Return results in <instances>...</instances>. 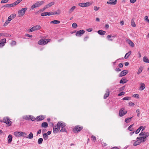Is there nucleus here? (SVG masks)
<instances>
[{"instance_id":"1","label":"nucleus","mask_w":149,"mask_h":149,"mask_svg":"<svg viewBox=\"0 0 149 149\" xmlns=\"http://www.w3.org/2000/svg\"><path fill=\"white\" fill-rule=\"evenodd\" d=\"M44 3V1H37L31 6V10H32L36 8L39 7L43 4Z\"/></svg>"},{"instance_id":"2","label":"nucleus","mask_w":149,"mask_h":149,"mask_svg":"<svg viewBox=\"0 0 149 149\" xmlns=\"http://www.w3.org/2000/svg\"><path fill=\"white\" fill-rule=\"evenodd\" d=\"M27 10V8L25 7L22 8L21 10L18 11L19 14L18 17H21L23 16L25 14L26 11Z\"/></svg>"},{"instance_id":"3","label":"nucleus","mask_w":149,"mask_h":149,"mask_svg":"<svg viewBox=\"0 0 149 149\" xmlns=\"http://www.w3.org/2000/svg\"><path fill=\"white\" fill-rule=\"evenodd\" d=\"M93 3L92 2H88L86 3H81L78 4V5L81 7H88L90 6Z\"/></svg>"},{"instance_id":"4","label":"nucleus","mask_w":149,"mask_h":149,"mask_svg":"<svg viewBox=\"0 0 149 149\" xmlns=\"http://www.w3.org/2000/svg\"><path fill=\"white\" fill-rule=\"evenodd\" d=\"M127 111L125 110L124 108L121 109L119 111V116L120 117H122L127 113Z\"/></svg>"},{"instance_id":"5","label":"nucleus","mask_w":149,"mask_h":149,"mask_svg":"<svg viewBox=\"0 0 149 149\" xmlns=\"http://www.w3.org/2000/svg\"><path fill=\"white\" fill-rule=\"evenodd\" d=\"M3 122L6 123L7 125H8L9 126L11 125V121H10L8 117H6L4 118Z\"/></svg>"},{"instance_id":"6","label":"nucleus","mask_w":149,"mask_h":149,"mask_svg":"<svg viewBox=\"0 0 149 149\" xmlns=\"http://www.w3.org/2000/svg\"><path fill=\"white\" fill-rule=\"evenodd\" d=\"M41 28V27L40 25H36L32 27L31 29H29V31L30 32H32L34 31L39 30Z\"/></svg>"},{"instance_id":"7","label":"nucleus","mask_w":149,"mask_h":149,"mask_svg":"<svg viewBox=\"0 0 149 149\" xmlns=\"http://www.w3.org/2000/svg\"><path fill=\"white\" fill-rule=\"evenodd\" d=\"M83 129L82 126L77 125L73 129V131L75 133L78 132H80Z\"/></svg>"},{"instance_id":"8","label":"nucleus","mask_w":149,"mask_h":149,"mask_svg":"<svg viewBox=\"0 0 149 149\" xmlns=\"http://www.w3.org/2000/svg\"><path fill=\"white\" fill-rule=\"evenodd\" d=\"M137 139H138L139 141L141 143V142H144L146 140V137H138L136 138Z\"/></svg>"},{"instance_id":"9","label":"nucleus","mask_w":149,"mask_h":149,"mask_svg":"<svg viewBox=\"0 0 149 149\" xmlns=\"http://www.w3.org/2000/svg\"><path fill=\"white\" fill-rule=\"evenodd\" d=\"M6 42V38L0 40V48H1L4 46Z\"/></svg>"},{"instance_id":"10","label":"nucleus","mask_w":149,"mask_h":149,"mask_svg":"<svg viewBox=\"0 0 149 149\" xmlns=\"http://www.w3.org/2000/svg\"><path fill=\"white\" fill-rule=\"evenodd\" d=\"M85 32V31H84L81 30L77 31L76 33V35L77 36H81V35L84 33Z\"/></svg>"},{"instance_id":"11","label":"nucleus","mask_w":149,"mask_h":149,"mask_svg":"<svg viewBox=\"0 0 149 149\" xmlns=\"http://www.w3.org/2000/svg\"><path fill=\"white\" fill-rule=\"evenodd\" d=\"M116 0H109L107 2V3L111 5H115L116 3Z\"/></svg>"},{"instance_id":"12","label":"nucleus","mask_w":149,"mask_h":149,"mask_svg":"<svg viewBox=\"0 0 149 149\" xmlns=\"http://www.w3.org/2000/svg\"><path fill=\"white\" fill-rule=\"evenodd\" d=\"M51 133L50 131H48L47 133H45L43 134V138L45 140H47L48 138V135H50Z\"/></svg>"},{"instance_id":"13","label":"nucleus","mask_w":149,"mask_h":149,"mask_svg":"<svg viewBox=\"0 0 149 149\" xmlns=\"http://www.w3.org/2000/svg\"><path fill=\"white\" fill-rule=\"evenodd\" d=\"M128 72V71L127 70L122 71L119 74L120 77H122L126 75Z\"/></svg>"},{"instance_id":"14","label":"nucleus","mask_w":149,"mask_h":149,"mask_svg":"<svg viewBox=\"0 0 149 149\" xmlns=\"http://www.w3.org/2000/svg\"><path fill=\"white\" fill-rule=\"evenodd\" d=\"M139 135L144 136L143 137H146H146L149 136V133L148 132H141L139 134Z\"/></svg>"},{"instance_id":"15","label":"nucleus","mask_w":149,"mask_h":149,"mask_svg":"<svg viewBox=\"0 0 149 149\" xmlns=\"http://www.w3.org/2000/svg\"><path fill=\"white\" fill-rule=\"evenodd\" d=\"M57 11H58V13L56 11L50 12H49V16L56 14H59L60 13V11L59 10H57Z\"/></svg>"},{"instance_id":"16","label":"nucleus","mask_w":149,"mask_h":149,"mask_svg":"<svg viewBox=\"0 0 149 149\" xmlns=\"http://www.w3.org/2000/svg\"><path fill=\"white\" fill-rule=\"evenodd\" d=\"M109 95V89H107L106 91V93L105 94L104 98V99H106Z\"/></svg>"},{"instance_id":"17","label":"nucleus","mask_w":149,"mask_h":149,"mask_svg":"<svg viewBox=\"0 0 149 149\" xmlns=\"http://www.w3.org/2000/svg\"><path fill=\"white\" fill-rule=\"evenodd\" d=\"M126 41L132 47H134V44L130 39H127Z\"/></svg>"},{"instance_id":"18","label":"nucleus","mask_w":149,"mask_h":149,"mask_svg":"<svg viewBox=\"0 0 149 149\" xmlns=\"http://www.w3.org/2000/svg\"><path fill=\"white\" fill-rule=\"evenodd\" d=\"M16 16L15 14H13L11 15L10 16L8 17V19L9 21H11L13 18H14Z\"/></svg>"},{"instance_id":"19","label":"nucleus","mask_w":149,"mask_h":149,"mask_svg":"<svg viewBox=\"0 0 149 149\" xmlns=\"http://www.w3.org/2000/svg\"><path fill=\"white\" fill-rule=\"evenodd\" d=\"M76 8V7L74 6H73L68 10V12L69 14L73 12L74 9Z\"/></svg>"},{"instance_id":"20","label":"nucleus","mask_w":149,"mask_h":149,"mask_svg":"<svg viewBox=\"0 0 149 149\" xmlns=\"http://www.w3.org/2000/svg\"><path fill=\"white\" fill-rule=\"evenodd\" d=\"M97 33L100 35H103L105 34L106 31L101 30H99L98 31Z\"/></svg>"},{"instance_id":"21","label":"nucleus","mask_w":149,"mask_h":149,"mask_svg":"<svg viewBox=\"0 0 149 149\" xmlns=\"http://www.w3.org/2000/svg\"><path fill=\"white\" fill-rule=\"evenodd\" d=\"M140 85L139 89L141 91L144 89L145 88V84L143 83H141L140 84Z\"/></svg>"},{"instance_id":"22","label":"nucleus","mask_w":149,"mask_h":149,"mask_svg":"<svg viewBox=\"0 0 149 149\" xmlns=\"http://www.w3.org/2000/svg\"><path fill=\"white\" fill-rule=\"evenodd\" d=\"M45 117L43 116H38L36 118V119H38V121H40L44 119Z\"/></svg>"},{"instance_id":"23","label":"nucleus","mask_w":149,"mask_h":149,"mask_svg":"<svg viewBox=\"0 0 149 149\" xmlns=\"http://www.w3.org/2000/svg\"><path fill=\"white\" fill-rule=\"evenodd\" d=\"M48 124L46 122H43L41 124V127H42L46 128L48 127Z\"/></svg>"},{"instance_id":"24","label":"nucleus","mask_w":149,"mask_h":149,"mask_svg":"<svg viewBox=\"0 0 149 149\" xmlns=\"http://www.w3.org/2000/svg\"><path fill=\"white\" fill-rule=\"evenodd\" d=\"M15 6L14 3L10 4H6L5 6V7H12Z\"/></svg>"},{"instance_id":"25","label":"nucleus","mask_w":149,"mask_h":149,"mask_svg":"<svg viewBox=\"0 0 149 149\" xmlns=\"http://www.w3.org/2000/svg\"><path fill=\"white\" fill-rule=\"evenodd\" d=\"M54 3H55L53 1V2H51L50 3H49L47 4L46 5V6H47V8H49L51 6H52L53 5H54Z\"/></svg>"},{"instance_id":"26","label":"nucleus","mask_w":149,"mask_h":149,"mask_svg":"<svg viewBox=\"0 0 149 149\" xmlns=\"http://www.w3.org/2000/svg\"><path fill=\"white\" fill-rule=\"evenodd\" d=\"M33 134L32 132H30L29 134L26 137L27 138L29 139H32L33 138Z\"/></svg>"},{"instance_id":"27","label":"nucleus","mask_w":149,"mask_h":149,"mask_svg":"<svg viewBox=\"0 0 149 149\" xmlns=\"http://www.w3.org/2000/svg\"><path fill=\"white\" fill-rule=\"evenodd\" d=\"M127 81L126 80L125 78H123L120 80V84H124L126 83Z\"/></svg>"},{"instance_id":"28","label":"nucleus","mask_w":149,"mask_h":149,"mask_svg":"<svg viewBox=\"0 0 149 149\" xmlns=\"http://www.w3.org/2000/svg\"><path fill=\"white\" fill-rule=\"evenodd\" d=\"M59 122V125L61 127V128L64 127L66 125L65 123L62 122Z\"/></svg>"},{"instance_id":"29","label":"nucleus","mask_w":149,"mask_h":149,"mask_svg":"<svg viewBox=\"0 0 149 149\" xmlns=\"http://www.w3.org/2000/svg\"><path fill=\"white\" fill-rule=\"evenodd\" d=\"M56 127L57 126H55L53 127V132L54 133H57L59 130Z\"/></svg>"},{"instance_id":"30","label":"nucleus","mask_w":149,"mask_h":149,"mask_svg":"<svg viewBox=\"0 0 149 149\" xmlns=\"http://www.w3.org/2000/svg\"><path fill=\"white\" fill-rule=\"evenodd\" d=\"M38 43L39 45H45V43L44 42V40L42 39L40 40L39 41H38Z\"/></svg>"},{"instance_id":"31","label":"nucleus","mask_w":149,"mask_h":149,"mask_svg":"<svg viewBox=\"0 0 149 149\" xmlns=\"http://www.w3.org/2000/svg\"><path fill=\"white\" fill-rule=\"evenodd\" d=\"M8 143H11L12 140V136L10 134H9L8 136Z\"/></svg>"},{"instance_id":"32","label":"nucleus","mask_w":149,"mask_h":149,"mask_svg":"<svg viewBox=\"0 0 149 149\" xmlns=\"http://www.w3.org/2000/svg\"><path fill=\"white\" fill-rule=\"evenodd\" d=\"M131 51L129 52L128 53H127L125 55V58L127 59L128 58L129 56L131 54Z\"/></svg>"},{"instance_id":"33","label":"nucleus","mask_w":149,"mask_h":149,"mask_svg":"<svg viewBox=\"0 0 149 149\" xmlns=\"http://www.w3.org/2000/svg\"><path fill=\"white\" fill-rule=\"evenodd\" d=\"M60 22L59 21L57 20H54L51 21L50 22L51 23H52L53 24H59Z\"/></svg>"},{"instance_id":"34","label":"nucleus","mask_w":149,"mask_h":149,"mask_svg":"<svg viewBox=\"0 0 149 149\" xmlns=\"http://www.w3.org/2000/svg\"><path fill=\"white\" fill-rule=\"evenodd\" d=\"M143 61L145 62L149 63V60L146 56L143 57Z\"/></svg>"},{"instance_id":"35","label":"nucleus","mask_w":149,"mask_h":149,"mask_svg":"<svg viewBox=\"0 0 149 149\" xmlns=\"http://www.w3.org/2000/svg\"><path fill=\"white\" fill-rule=\"evenodd\" d=\"M140 143L138 139H137V140L134 143L133 145L134 146H136L140 144Z\"/></svg>"},{"instance_id":"36","label":"nucleus","mask_w":149,"mask_h":149,"mask_svg":"<svg viewBox=\"0 0 149 149\" xmlns=\"http://www.w3.org/2000/svg\"><path fill=\"white\" fill-rule=\"evenodd\" d=\"M20 133V132H15L14 133V135L16 136H18L19 137L20 136V133Z\"/></svg>"},{"instance_id":"37","label":"nucleus","mask_w":149,"mask_h":149,"mask_svg":"<svg viewBox=\"0 0 149 149\" xmlns=\"http://www.w3.org/2000/svg\"><path fill=\"white\" fill-rule=\"evenodd\" d=\"M41 15L42 16H45L47 15L49 16V12H45L42 13L41 14Z\"/></svg>"},{"instance_id":"38","label":"nucleus","mask_w":149,"mask_h":149,"mask_svg":"<svg viewBox=\"0 0 149 149\" xmlns=\"http://www.w3.org/2000/svg\"><path fill=\"white\" fill-rule=\"evenodd\" d=\"M132 117H132L130 118H126L125 120V122L127 123H129L130 121V120Z\"/></svg>"},{"instance_id":"39","label":"nucleus","mask_w":149,"mask_h":149,"mask_svg":"<svg viewBox=\"0 0 149 149\" xmlns=\"http://www.w3.org/2000/svg\"><path fill=\"white\" fill-rule=\"evenodd\" d=\"M20 133V136H25L27 135V134L24 132H20V133Z\"/></svg>"},{"instance_id":"40","label":"nucleus","mask_w":149,"mask_h":149,"mask_svg":"<svg viewBox=\"0 0 149 149\" xmlns=\"http://www.w3.org/2000/svg\"><path fill=\"white\" fill-rule=\"evenodd\" d=\"M31 116H26L24 117V118L26 120H29L30 119Z\"/></svg>"},{"instance_id":"41","label":"nucleus","mask_w":149,"mask_h":149,"mask_svg":"<svg viewBox=\"0 0 149 149\" xmlns=\"http://www.w3.org/2000/svg\"><path fill=\"white\" fill-rule=\"evenodd\" d=\"M143 128V126H141L135 132V133L137 134L140 131V130Z\"/></svg>"},{"instance_id":"42","label":"nucleus","mask_w":149,"mask_h":149,"mask_svg":"<svg viewBox=\"0 0 149 149\" xmlns=\"http://www.w3.org/2000/svg\"><path fill=\"white\" fill-rule=\"evenodd\" d=\"M142 70H143L142 68L141 67H140L138 71L137 74H139L141 73V72H142Z\"/></svg>"},{"instance_id":"43","label":"nucleus","mask_w":149,"mask_h":149,"mask_svg":"<svg viewBox=\"0 0 149 149\" xmlns=\"http://www.w3.org/2000/svg\"><path fill=\"white\" fill-rule=\"evenodd\" d=\"M43 139L42 138H40L38 140V143L39 144H41L43 141Z\"/></svg>"},{"instance_id":"44","label":"nucleus","mask_w":149,"mask_h":149,"mask_svg":"<svg viewBox=\"0 0 149 149\" xmlns=\"http://www.w3.org/2000/svg\"><path fill=\"white\" fill-rule=\"evenodd\" d=\"M22 0H17L16 1L14 2V4L15 6L20 3Z\"/></svg>"},{"instance_id":"45","label":"nucleus","mask_w":149,"mask_h":149,"mask_svg":"<svg viewBox=\"0 0 149 149\" xmlns=\"http://www.w3.org/2000/svg\"><path fill=\"white\" fill-rule=\"evenodd\" d=\"M10 21H9L8 20H8H7L6 21V22H5L4 23V24H3V26H6L9 23V22Z\"/></svg>"},{"instance_id":"46","label":"nucleus","mask_w":149,"mask_h":149,"mask_svg":"<svg viewBox=\"0 0 149 149\" xmlns=\"http://www.w3.org/2000/svg\"><path fill=\"white\" fill-rule=\"evenodd\" d=\"M16 44V42L14 40H12L10 43V44L12 46L15 45Z\"/></svg>"},{"instance_id":"47","label":"nucleus","mask_w":149,"mask_h":149,"mask_svg":"<svg viewBox=\"0 0 149 149\" xmlns=\"http://www.w3.org/2000/svg\"><path fill=\"white\" fill-rule=\"evenodd\" d=\"M131 24L132 26L133 27H135L136 26V24L133 20H132L131 22Z\"/></svg>"},{"instance_id":"48","label":"nucleus","mask_w":149,"mask_h":149,"mask_svg":"<svg viewBox=\"0 0 149 149\" xmlns=\"http://www.w3.org/2000/svg\"><path fill=\"white\" fill-rule=\"evenodd\" d=\"M50 41V40L49 39H46L45 40H44V42L45 44H47L48 42H49Z\"/></svg>"},{"instance_id":"49","label":"nucleus","mask_w":149,"mask_h":149,"mask_svg":"<svg viewBox=\"0 0 149 149\" xmlns=\"http://www.w3.org/2000/svg\"><path fill=\"white\" fill-rule=\"evenodd\" d=\"M130 99H131V97H124L123 99V100H130Z\"/></svg>"},{"instance_id":"50","label":"nucleus","mask_w":149,"mask_h":149,"mask_svg":"<svg viewBox=\"0 0 149 149\" xmlns=\"http://www.w3.org/2000/svg\"><path fill=\"white\" fill-rule=\"evenodd\" d=\"M72 27L74 28H76L77 27V25L76 23H73L72 25Z\"/></svg>"},{"instance_id":"51","label":"nucleus","mask_w":149,"mask_h":149,"mask_svg":"<svg viewBox=\"0 0 149 149\" xmlns=\"http://www.w3.org/2000/svg\"><path fill=\"white\" fill-rule=\"evenodd\" d=\"M144 19L145 21H146L147 22L149 23V19L148 18V16H145L144 17Z\"/></svg>"},{"instance_id":"52","label":"nucleus","mask_w":149,"mask_h":149,"mask_svg":"<svg viewBox=\"0 0 149 149\" xmlns=\"http://www.w3.org/2000/svg\"><path fill=\"white\" fill-rule=\"evenodd\" d=\"M100 8L99 7H97V6H94L93 8L94 10L95 11L98 10Z\"/></svg>"},{"instance_id":"53","label":"nucleus","mask_w":149,"mask_h":149,"mask_svg":"<svg viewBox=\"0 0 149 149\" xmlns=\"http://www.w3.org/2000/svg\"><path fill=\"white\" fill-rule=\"evenodd\" d=\"M1 33L2 36H9V35L6 33Z\"/></svg>"},{"instance_id":"54","label":"nucleus","mask_w":149,"mask_h":149,"mask_svg":"<svg viewBox=\"0 0 149 149\" xmlns=\"http://www.w3.org/2000/svg\"><path fill=\"white\" fill-rule=\"evenodd\" d=\"M61 132H66V130L65 129L64 127L62 128L61 130H60Z\"/></svg>"},{"instance_id":"55","label":"nucleus","mask_w":149,"mask_h":149,"mask_svg":"<svg viewBox=\"0 0 149 149\" xmlns=\"http://www.w3.org/2000/svg\"><path fill=\"white\" fill-rule=\"evenodd\" d=\"M125 94V92L123 91V92H122L121 93H120L118 95V96H121V95H124Z\"/></svg>"},{"instance_id":"56","label":"nucleus","mask_w":149,"mask_h":149,"mask_svg":"<svg viewBox=\"0 0 149 149\" xmlns=\"http://www.w3.org/2000/svg\"><path fill=\"white\" fill-rule=\"evenodd\" d=\"M136 112L137 113V116L139 117L140 114V112L139 109H137L136 110Z\"/></svg>"},{"instance_id":"57","label":"nucleus","mask_w":149,"mask_h":149,"mask_svg":"<svg viewBox=\"0 0 149 149\" xmlns=\"http://www.w3.org/2000/svg\"><path fill=\"white\" fill-rule=\"evenodd\" d=\"M91 138L92 140H93L95 141L96 138L94 136H92L91 137Z\"/></svg>"},{"instance_id":"58","label":"nucleus","mask_w":149,"mask_h":149,"mask_svg":"<svg viewBox=\"0 0 149 149\" xmlns=\"http://www.w3.org/2000/svg\"><path fill=\"white\" fill-rule=\"evenodd\" d=\"M59 124V122H58L57 124V125L56 126H57L56 127L59 130L60 129V127H61L60 126V125Z\"/></svg>"},{"instance_id":"59","label":"nucleus","mask_w":149,"mask_h":149,"mask_svg":"<svg viewBox=\"0 0 149 149\" xmlns=\"http://www.w3.org/2000/svg\"><path fill=\"white\" fill-rule=\"evenodd\" d=\"M133 97H137L138 98H139V95L137 94H134L133 95Z\"/></svg>"},{"instance_id":"60","label":"nucleus","mask_w":149,"mask_h":149,"mask_svg":"<svg viewBox=\"0 0 149 149\" xmlns=\"http://www.w3.org/2000/svg\"><path fill=\"white\" fill-rule=\"evenodd\" d=\"M8 1V0H2L1 1V3H6Z\"/></svg>"},{"instance_id":"61","label":"nucleus","mask_w":149,"mask_h":149,"mask_svg":"<svg viewBox=\"0 0 149 149\" xmlns=\"http://www.w3.org/2000/svg\"><path fill=\"white\" fill-rule=\"evenodd\" d=\"M133 125H134V124H132L131 125H130V126L128 128V130L130 131H132V130L131 129V128L132 127V126Z\"/></svg>"},{"instance_id":"62","label":"nucleus","mask_w":149,"mask_h":149,"mask_svg":"<svg viewBox=\"0 0 149 149\" xmlns=\"http://www.w3.org/2000/svg\"><path fill=\"white\" fill-rule=\"evenodd\" d=\"M36 118H35V117H34L33 116H31V117H30V119H31L32 121H34V120L35 119H36Z\"/></svg>"},{"instance_id":"63","label":"nucleus","mask_w":149,"mask_h":149,"mask_svg":"<svg viewBox=\"0 0 149 149\" xmlns=\"http://www.w3.org/2000/svg\"><path fill=\"white\" fill-rule=\"evenodd\" d=\"M93 30V29L91 28H89L86 29V31L89 32H91Z\"/></svg>"},{"instance_id":"64","label":"nucleus","mask_w":149,"mask_h":149,"mask_svg":"<svg viewBox=\"0 0 149 149\" xmlns=\"http://www.w3.org/2000/svg\"><path fill=\"white\" fill-rule=\"evenodd\" d=\"M118 66L120 68H122L123 67V64L122 63H120L118 65Z\"/></svg>"}]
</instances>
